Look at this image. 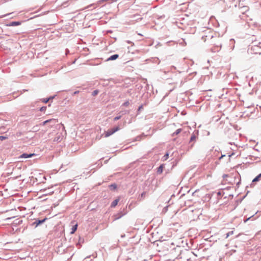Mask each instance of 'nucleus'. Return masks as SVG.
Listing matches in <instances>:
<instances>
[{
  "label": "nucleus",
  "mask_w": 261,
  "mask_h": 261,
  "mask_svg": "<svg viewBox=\"0 0 261 261\" xmlns=\"http://www.w3.org/2000/svg\"><path fill=\"white\" fill-rule=\"evenodd\" d=\"M120 129L119 126H116L113 128L109 129L104 132L103 135L105 138H108L109 136L114 134L115 132Z\"/></svg>",
  "instance_id": "f257e3e1"
},
{
  "label": "nucleus",
  "mask_w": 261,
  "mask_h": 261,
  "mask_svg": "<svg viewBox=\"0 0 261 261\" xmlns=\"http://www.w3.org/2000/svg\"><path fill=\"white\" fill-rule=\"evenodd\" d=\"M35 155H36V154L35 153H30V154L23 153L19 156V158L26 159V158H31V157L34 156Z\"/></svg>",
  "instance_id": "f03ea898"
},
{
  "label": "nucleus",
  "mask_w": 261,
  "mask_h": 261,
  "mask_svg": "<svg viewBox=\"0 0 261 261\" xmlns=\"http://www.w3.org/2000/svg\"><path fill=\"white\" fill-rule=\"evenodd\" d=\"M21 24V22L20 21H13L10 22V23L6 24V25L7 27H13L19 25Z\"/></svg>",
  "instance_id": "7ed1b4c3"
},
{
  "label": "nucleus",
  "mask_w": 261,
  "mask_h": 261,
  "mask_svg": "<svg viewBox=\"0 0 261 261\" xmlns=\"http://www.w3.org/2000/svg\"><path fill=\"white\" fill-rule=\"evenodd\" d=\"M118 58V55L116 54L111 56L107 59V61L116 60Z\"/></svg>",
  "instance_id": "20e7f679"
},
{
  "label": "nucleus",
  "mask_w": 261,
  "mask_h": 261,
  "mask_svg": "<svg viewBox=\"0 0 261 261\" xmlns=\"http://www.w3.org/2000/svg\"><path fill=\"white\" fill-rule=\"evenodd\" d=\"M77 226H78L77 224V223H76L74 225H73V226H72V230H71V234H73V233L75 232V231L76 230V229H77Z\"/></svg>",
  "instance_id": "39448f33"
},
{
  "label": "nucleus",
  "mask_w": 261,
  "mask_h": 261,
  "mask_svg": "<svg viewBox=\"0 0 261 261\" xmlns=\"http://www.w3.org/2000/svg\"><path fill=\"white\" fill-rule=\"evenodd\" d=\"M260 178H261V173L258 174L256 177H255L253 179L252 182H257V181H259Z\"/></svg>",
  "instance_id": "423d86ee"
},
{
  "label": "nucleus",
  "mask_w": 261,
  "mask_h": 261,
  "mask_svg": "<svg viewBox=\"0 0 261 261\" xmlns=\"http://www.w3.org/2000/svg\"><path fill=\"white\" fill-rule=\"evenodd\" d=\"M119 200L118 199H115V200H114V201L112 202V204H111V206H112V207H115V206H116L117 205V204H118V202H119Z\"/></svg>",
  "instance_id": "0eeeda50"
},
{
  "label": "nucleus",
  "mask_w": 261,
  "mask_h": 261,
  "mask_svg": "<svg viewBox=\"0 0 261 261\" xmlns=\"http://www.w3.org/2000/svg\"><path fill=\"white\" fill-rule=\"evenodd\" d=\"M163 165H161L158 169V173L161 174L162 173L163 170Z\"/></svg>",
  "instance_id": "6e6552de"
},
{
  "label": "nucleus",
  "mask_w": 261,
  "mask_h": 261,
  "mask_svg": "<svg viewBox=\"0 0 261 261\" xmlns=\"http://www.w3.org/2000/svg\"><path fill=\"white\" fill-rule=\"evenodd\" d=\"M51 121H55V122H57V121L54 119H49V120H45L43 122V125H45L46 124V123H48V122H51Z\"/></svg>",
  "instance_id": "1a4fd4ad"
},
{
  "label": "nucleus",
  "mask_w": 261,
  "mask_h": 261,
  "mask_svg": "<svg viewBox=\"0 0 261 261\" xmlns=\"http://www.w3.org/2000/svg\"><path fill=\"white\" fill-rule=\"evenodd\" d=\"M46 220V218H45L42 220H38L37 222L36 221L35 223H36L37 225H38L40 224L43 223Z\"/></svg>",
  "instance_id": "9d476101"
},
{
  "label": "nucleus",
  "mask_w": 261,
  "mask_h": 261,
  "mask_svg": "<svg viewBox=\"0 0 261 261\" xmlns=\"http://www.w3.org/2000/svg\"><path fill=\"white\" fill-rule=\"evenodd\" d=\"M110 188L111 189L115 190L117 188V185L116 184H112L110 186Z\"/></svg>",
  "instance_id": "9b49d317"
},
{
  "label": "nucleus",
  "mask_w": 261,
  "mask_h": 261,
  "mask_svg": "<svg viewBox=\"0 0 261 261\" xmlns=\"http://www.w3.org/2000/svg\"><path fill=\"white\" fill-rule=\"evenodd\" d=\"M169 157V154L168 153H166L163 156L164 160H167Z\"/></svg>",
  "instance_id": "f8f14e48"
},
{
  "label": "nucleus",
  "mask_w": 261,
  "mask_h": 261,
  "mask_svg": "<svg viewBox=\"0 0 261 261\" xmlns=\"http://www.w3.org/2000/svg\"><path fill=\"white\" fill-rule=\"evenodd\" d=\"M181 129H177L174 133H173V135L175 134V135H178V134H179L180 132H181Z\"/></svg>",
  "instance_id": "ddd939ff"
},
{
  "label": "nucleus",
  "mask_w": 261,
  "mask_h": 261,
  "mask_svg": "<svg viewBox=\"0 0 261 261\" xmlns=\"http://www.w3.org/2000/svg\"><path fill=\"white\" fill-rule=\"evenodd\" d=\"M196 139V137L194 135H193L191 137V138H190V141H195Z\"/></svg>",
  "instance_id": "4468645a"
},
{
  "label": "nucleus",
  "mask_w": 261,
  "mask_h": 261,
  "mask_svg": "<svg viewBox=\"0 0 261 261\" xmlns=\"http://www.w3.org/2000/svg\"><path fill=\"white\" fill-rule=\"evenodd\" d=\"M233 233V231H230V232H228L226 234V238H227L230 235H232Z\"/></svg>",
  "instance_id": "2eb2a0df"
},
{
  "label": "nucleus",
  "mask_w": 261,
  "mask_h": 261,
  "mask_svg": "<svg viewBox=\"0 0 261 261\" xmlns=\"http://www.w3.org/2000/svg\"><path fill=\"white\" fill-rule=\"evenodd\" d=\"M6 139H7V137L3 136H0V140L1 141H3V140H5Z\"/></svg>",
  "instance_id": "dca6fc26"
},
{
  "label": "nucleus",
  "mask_w": 261,
  "mask_h": 261,
  "mask_svg": "<svg viewBox=\"0 0 261 261\" xmlns=\"http://www.w3.org/2000/svg\"><path fill=\"white\" fill-rule=\"evenodd\" d=\"M46 109V107H42L40 109V111L41 112L45 111Z\"/></svg>",
  "instance_id": "f3484780"
},
{
  "label": "nucleus",
  "mask_w": 261,
  "mask_h": 261,
  "mask_svg": "<svg viewBox=\"0 0 261 261\" xmlns=\"http://www.w3.org/2000/svg\"><path fill=\"white\" fill-rule=\"evenodd\" d=\"M98 93V90H94L93 92V93H92V95L93 96H95L97 94V93Z\"/></svg>",
  "instance_id": "a211bd4d"
},
{
  "label": "nucleus",
  "mask_w": 261,
  "mask_h": 261,
  "mask_svg": "<svg viewBox=\"0 0 261 261\" xmlns=\"http://www.w3.org/2000/svg\"><path fill=\"white\" fill-rule=\"evenodd\" d=\"M60 137H56V138L54 139V141H59V140H60Z\"/></svg>",
  "instance_id": "6ab92c4d"
},
{
  "label": "nucleus",
  "mask_w": 261,
  "mask_h": 261,
  "mask_svg": "<svg viewBox=\"0 0 261 261\" xmlns=\"http://www.w3.org/2000/svg\"><path fill=\"white\" fill-rule=\"evenodd\" d=\"M120 118H121V116H117V117H115L114 119V120H115V121H116V120H119V119H120Z\"/></svg>",
  "instance_id": "aec40b11"
},
{
  "label": "nucleus",
  "mask_w": 261,
  "mask_h": 261,
  "mask_svg": "<svg viewBox=\"0 0 261 261\" xmlns=\"http://www.w3.org/2000/svg\"><path fill=\"white\" fill-rule=\"evenodd\" d=\"M145 195H146V193L145 192L142 193L141 194V197L142 198H144L145 196Z\"/></svg>",
  "instance_id": "412c9836"
},
{
  "label": "nucleus",
  "mask_w": 261,
  "mask_h": 261,
  "mask_svg": "<svg viewBox=\"0 0 261 261\" xmlns=\"http://www.w3.org/2000/svg\"><path fill=\"white\" fill-rule=\"evenodd\" d=\"M48 100H49L48 99H44L43 100V102H44V103H47L48 101Z\"/></svg>",
  "instance_id": "4be33fe9"
},
{
  "label": "nucleus",
  "mask_w": 261,
  "mask_h": 261,
  "mask_svg": "<svg viewBox=\"0 0 261 261\" xmlns=\"http://www.w3.org/2000/svg\"><path fill=\"white\" fill-rule=\"evenodd\" d=\"M143 109V106L141 105L139 107L138 111H140L141 110Z\"/></svg>",
  "instance_id": "5701e85b"
},
{
  "label": "nucleus",
  "mask_w": 261,
  "mask_h": 261,
  "mask_svg": "<svg viewBox=\"0 0 261 261\" xmlns=\"http://www.w3.org/2000/svg\"><path fill=\"white\" fill-rule=\"evenodd\" d=\"M227 176H228V175H226V174H224V175H223V178H226V177H227Z\"/></svg>",
  "instance_id": "b1692460"
},
{
  "label": "nucleus",
  "mask_w": 261,
  "mask_h": 261,
  "mask_svg": "<svg viewBox=\"0 0 261 261\" xmlns=\"http://www.w3.org/2000/svg\"><path fill=\"white\" fill-rule=\"evenodd\" d=\"M128 102H126V103H124V105H126V106H127V105H128Z\"/></svg>",
  "instance_id": "393cba45"
}]
</instances>
